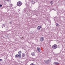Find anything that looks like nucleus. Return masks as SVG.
<instances>
[{"mask_svg": "<svg viewBox=\"0 0 65 65\" xmlns=\"http://www.w3.org/2000/svg\"><path fill=\"white\" fill-rule=\"evenodd\" d=\"M18 54H17V57H19V58H22L21 55L20 54H19L18 56Z\"/></svg>", "mask_w": 65, "mask_h": 65, "instance_id": "obj_6", "label": "nucleus"}, {"mask_svg": "<svg viewBox=\"0 0 65 65\" xmlns=\"http://www.w3.org/2000/svg\"><path fill=\"white\" fill-rule=\"evenodd\" d=\"M50 3L51 4V5H52L53 4V1H51V2Z\"/></svg>", "mask_w": 65, "mask_h": 65, "instance_id": "obj_13", "label": "nucleus"}, {"mask_svg": "<svg viewBox=\"0 0 65 65\" xmlns=\"http://www.w3.org/2000/svg\"><path fill=\"white\" fill-rule=\"evenodd\" d=\"M19 11H20V10L19 9Z\"/></svg>", "mask_w": 65, "mask_h": 65, "instance_id": "obj_21", "label": "nucleus"}, {"mask_svg": "<svg viewBox=\"0 0 65 65\" xmlns=\"http://www.w3.org/2000/svg\"><path fill=\"white\" fill-rule=\"evenodd\" d=\"M0 61L2 62V60L1 59H0Z\"/></svg>", "mask_w": 65, "mask_h": 65, "instance_id": "obj_18", "label": "nucleus"}, {"mask_svg": "<svg viewBox=\"0 0 65 65\" xmlns=\"http://www.w3.org/2000/svg\"><path fill=\"white\" fill-rule=\"evenodd\" d=\"M42 27L41 26H39L37 28V30H40V28H41Z\"/></svg>", "mask_w": 65, "mask_h": 65, "instance_id": "obj_5", "label": "nucleus"}, {"mask_svg": "<svg viewBox=\"0 0 65 65\" xmlns=\"http://www.w3.org/2000/svg\"><path fill=\"white\" fill-rule=\"evenodd\" d=\"M7 1H9V0H7Z\"/></svg>", "mask_w": 65, "mask_h": 65, "instance_id": "obj_19", "label": "nucleus"}, {"mask_svg": "<svg viewBox=\"0 0 65 65\" xmlns=\"http://www.w3.org/2000/svg\"><path fill=\"white\" fill-rule=\"evenodd\" d=\"M54 64L55 65H58V64H59V63L58 62H54Z\"/></svg>", "mask_w": 65, "mask_h": 65, "instance_id": "obj_10", "label": "nucleus"}, {"mask_svg": "<svg viewBox=\"0 0 65 65\" xmlns=\"http://www.w3.org/2000/svg\"><path fill=\"white\" fill-rule=\"evenodd\" d=\"M19 53V55H21V54H22V52H21V51H19L18 52Z\"/></svg>", "mask_w": 65, "mask_h": 65, "instance_id": "obj_12", "label": "nucleus"}, {"mask_svg": "<svg viewBox=\"0 0 65 65\" xmlns=\"http://www.w3.org/2000/svg\"><path fill=\"white\" fill-rule=\"evenodd\" d=\"M56 25L57 26H59V24L58 23H56Z\"/></svg>", "mask_w": 65, "mask_h": 65, "instance_id": "obj_14", "label": "nucleus"}, {"mask_svg": "<svg viewBox=\"0 0 65 65\" xmlns=\"http://www.w3.org/2000/svg\"><path fill=\"white\" fill-rule=\"evenodd\" d=\"M22 57H25V53H22Z\"/></svg>", "mask_w": 65, "mask_h": 65, "instance_id": "obj_9", "label": "nucleus"}, {"mask_svg": "<svg viewBox=\"0 0 65 65\" xmlns=\"http://www.w3.org/2000/svg\"><path fill=\"white\" fill-rule=\"evenodd\" d=\"M2 6V5L1 4L0 5V7H1Z\"/></svg>", "mask_w": 65, "mask_h": 65, "instance_id": "obj_15", "label": "nucleus"}, {"mask_svg": "<svg viewBox=\"0 0 65 65\" xmlns=\"http://www.w3.org/2000/svg\"><path fill=\"white\" fill-rule=\"evenodd\" d=\"M51 60L50 59L47 61L46 60L45 61V62L46 64H48V63H50V62H51Z\"/></svg>", "mask_w": 65, "mask_h": 65, "instance_id": "obj_4", "label": "nucleus"}, {"mask_svg": "<svg viewBox=\"0 0 65 65\" xmlns=\"http://www.w3.org/2000/svg\"><path fill=\"white\" fill-rule=\"evenodd\" d=\"M10 24H12V22H10L9 23Z\"/></svg>", "mask_w": 65, "mask_h": 65, "instance_id": "obj_16", "label": "nucleus"}, {"mask_svg": "<svg viewBox=\"0 0 65 65\" xmlns=\"http://www.w3.org/2000/svg\"><path fill=\"white\" fill-rule=\"evenodd\" d=\"M37 50L39 52L40 51V49L38 47H37Z\"/></svg>", "mask_w": 65, "mask_h": 65, "instance_id": "obj_8", "label": "nucleus"}, {"mask_svg": "<svg viewBox=\"0 0 65 65\" xmlns=\"http://www.w3.org/2000/svg\"><path fill=\"white\" fill-rule=\"evenodd\" d=\"M4 27L6 30H7L8 29V26H7V25H5Z\"/></svg>", "mask_w": 65, "mask_h": 65, "instance_id": "obj_7", "label": "nucleus"}, {"mask_svg": "<svg viewBox=\"0 0 65 65\" xmlns=\"http://www.w3.org/2000/svg\"><path fill=\"white\" fill-rule=\"evenodd\" d=\"M58 47V46L56 44H54L52 46V48L54 49H56Z\"/></svg>", "mask_w": 65, "mask_h": 65, "instance_id": "obj_2", "label": "nucleus"}, {"mask_svg": "<svg viewBox=\"0 0 65 65\" xmlns=\"http://www.w3.org/2000/svg\"><path fill=\"white\" fill-rule=\"evenodd\" d=\"M44 37H42L40 38V41H41V42H42L43 41H44Z\"/></svg>", "mask_w": 65, "mask_h": 65, "instance_id": "obj_3", "label": "nucleus"}, {"mask_svg": "<svg viewBox=\"0 0 65 65\" xmlns=\"http://www.w3.org/2000/svg\"><path fill=\"white\" fill-rule=\"evenodd\" d=\"M31 55L33 56H35V53L34 52L31 53Z\"/></svg>", "mask_w": 65, "mask_h": 65, "instance_id": "obj_11", "label": "nucleus"}, {"mask_svg": "<svg viewBox=\"0 0 65 65\" xmlns=\"http://www.w3.org/2000/svg\"><path fill=\"white\" fill-rule=\"evenodd\" d=\"M22 2L20 1H19L17 3V6H21L22 5Z\"/></svg>", "mask_w": 65, "mask_h": 65, "instance_id": "obj_1", "label": "nucleus"}, {"mask_svg": "<svg viewBox=\"0 0 65 65\" xmlns=\"http://www.w3.org/2000/svg\"><path fill=\"white\" fill-rule=\"evenodd\" d=\"M4 26H5V25H4V24H3L2 28H3V27H4Z\"/></svg>", "mask_w": 65, "mask_h": 65, "instance_id": "obj_17", "label": "nucleus"}, {"mask_svg": "<svg viewBox=\"0 0 65 65\" xmlns=\"http://www.w3.org/2000/svg\"><path fill=\"white\" fill-rule=\"evenodd\" d=\"M11 6L12 7V5H11Z\"/></svg>", "mask_w": 65, "mask_h": 65, "instance_id": "obj_20", "label": "nucleus"}, {"mask_svg": "<svg viewBox=\"0 0 65 65\" xmlns=\"http://www.w3.org/2000/svg\"><path fill=\"white\" fill-rule=\"evenodd\" d=\"M15 57H17V55H15Z\"/></svg>", "mask_w": 65, "mask_h": 65, "instance_id": "obj_22", "label": "nucleus"}]
</instances>
